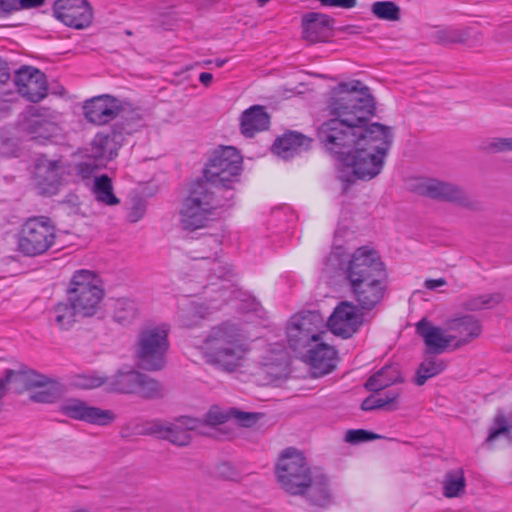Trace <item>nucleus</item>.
<instances>
[{"label": "nucleus", "instance_id": "1", "mask_svg": "<svg viewBox=\"0 0 512 512\" xmlns=\"http://www.w3.org/2000/svg\"><path fill=\"white\" fill-rule=\"evenodd\" d=\"M317 138L331 157L351 168L354 180H371L379 175L393 142L389 126L378 122L362 125L339 116L323 122Z\"/></svg>", "mask_w": 512, "mask_h": 512}, {"label": "nucleus", "instance_id": "2", "mask_svg": "<svg viewBox=\"0 0 512 512\" xmlns=\"http://www.w3.org/2000/svg\"><path fill=\"white\" fill-rule=\"evenodd\" d=\"M340 269L353 299L362 311H371L383 301L389 277L376 250L366 246L357 248Z\"/></svg>", "mask_w": 512, "mask_h": 512}, {"label": "nucleus", "instance_id": "3", "mask_svg": "<svg viewBox=\"0 0 512 512\" xmlns=\"http://www.w3.org/2000/svg\"><path fill=\"white\" fill-rule=\"evenodd\" d=\"M202 349L207 363L234 372L250 351V344L242 327L226 320L209 329Z\"/></svg>", "mask_w": 512, "mask_h": 512}, {"label": "nucleus", "instance_id": "4", "mask_svg": "<svg viewBox=\"0 0 512 512\" xmlns=\"http://www.w3.org/2000/svg\"><path fill=\"white\" fill-rule=\"evenodd\" d=\"M230 202L215 186L196 179L191 182L181 200L178 212L180 227L187 232L206 228L215 218L216 211L226 205L230 206Z\"/></svg>", "mask_w": 512, "mask_h": 512}, {"label": "nucleus", "instance_id": "5", "mask_svg": "<svg viewBox=\"0 0 512 512\" xmlns=\"http://www.w3.org/2000/svg\"><path fill=\"white\" fill-rule=\"evenodd\" d=\"M328 108L334 116L362 125H370L369 117L376 112V103L369 87L360 80L341 82L331 90Z\"/></svg>", "mask_w": 512, "mask_h": 512}, {"label": "nucleus", "instance_id": "6", "mask_svg": "<svg viewBox=\"0 0 512 512\" xmlns=\"http://www.w3.org/2000/svg\"><path fill=\"white\" fill-rule=\"evenodd\" d=\"M242 156L232 146H223L215 150L203 170V177L197 180L215 186L225 199L235 197V183L240 181Z\"/></svg>", "mask_w": 512, "mask_h": 512}, {"label": "nucleus", "instance_id": "7", "mask_svg": "<svg viewBox=\"0 0 512 512\" xmlns=\"http://www.w3.org/2000/svg\"><path fill=\"white\" fill-rule=\"evenodd\" d=\"M169 325H148L143 327L135 342V360L138 368L156 372L166 366V356L170 347Z\"/></svg>", "mask_w": 512, "mask_h": 512}, {"label": "nucleus", "instance_id": "8", "mask_svg": "<svg viewBox=\"0 0 512 512\" xmlns=\"http://www.w3.org/2000/svg\"><path fill=\"white\" fill-rule=\"evenodd\" d=\"M286 334L289 348L299 357L326 334V325L320 312L301 311L289 319Z\"/></svg>", "mask_w": 512, "mask_h": 512}, {"label": "nucleus", "instance_id": "9", "mask_svg": "<svg viewBox=\"0 0 512 512\" xmlns=\"http://www.w3.org/2000/svg\"><path fill=\"white\" fill-rule=\"evenodd\" d=\"M99 283L93 271L81 269L74 272L67 289V300L76 306L82 317H91L99 310L105 294Z\"/></svg>", "mask_w": 512, "mask_h": 512}, {"label": "nucleus", "instance_id": "10", "mask_svg": "<svg viewBox=\"0 0 512 512\" xmlns=\"http://www.w3.org/2000/svg\"><path fill=\"white\" fill-rule=\"evenodd\" d=\"M312 473L307 458L295 447L284 449L275 466V474L281 488L293 496L302 491Z\"/></svg>", "mask_w": 512, "mask_h": 512}, {"label": "nucleus", "instance_id": "11", "mask_svg": "<svg viewBox=\"0 0 512 512\" xmlns=\"http://www.w3.org/2000/svg\"><path fill=\"white\" fill-rule=\"evenodd\" d=\"M56 227L47 216L28 218L18 236V250L25 256H38L48 251L55 243Z\"/></svg>", "mask_w": 512, "mask_h": 512}, {"label": "nucleus", "instance_id": "12", "mask_svg": "<svg viewBox=\"0 0 512 512\" xmlns=\"http://www.w3.org/2000/svg\"><path fill=\"white\" fill-rule=\"evenodd\" d=\"M359 309L357 303L341 301L325 323L326 327L336 336L352 337L363 324V313Z\"/></svg>", "mask_w": 512, "mask_h": 512}, {"label": "nucleus", "instance_id": "13", "mask_svg": "<svg viewBox=\"0 0 512 512\" xmlns=\"http://www.w3.org/2000/svg\"><path fill=\"white\" fill-rule=\"evenodd\" d=\"M59 411L70 419L97 426H108L116 419V414L112 410L91 406L78 398L67 399Z\"/></svg>", "mask_w": 512, "mask_h": 512}, {"label": "nucleus", "instance_id": "14", "mask_svg": "<svg viewBox=\"0 0 512 512\" xmlns=\"http://www.w3.org/2000/svg\"><path fill=\"white\" fill-rule=\"evenodd\" d=\"M53 15L68 27L84 29L92 23L93 9L87 0H56Z\"/></svg>", "mask_w": 512, "mask_h": 512}, {"label": "nucleus", "instance_id": "15", "mask_svg": "<svg viewBox=\"0 0 512 512\" xmlns=\"http://www.w3.org/2000/svg\"><path fill=\"white\" fill-rule=\"evenodd\" d=\"M61 161L51 160L46 155H41L35 163V188L38 194L50 197L56 195L63 184Z\"/></svg>", "mask_w": 512, "mask_h": 512}, {"label": "nucleus", "instance_id": "16", "mask_svg": "<svg viewBox=\"0 0 512 512\" xmlns=\"http://www.w3.org/2000/svg\"><path fill=\"white\" fill-rule=\"evenodd\" d=\"M14 83L21 96L37 103L48 94L46 75L32 66H22L15 72Z\"/></svg>", "mask_w": 512, "mask_h": 512}, {"label": "nucleus", "instance_id": "17", "mask_svg": "<svg viewBox=\"0 0 512 512\" xmlns=\"http://www.w3.org/2000/svg\"><path fill=\"white\" fill-rule=\"evenodd\" d=\"M209 248V253L202 254L196 259L199 260L198 268L207 270L208 280H231L234 277L232 266L221 260L222 241L217 237H209L203 243Z\"/></svg>", "mask_w": 512, "mask_h": 512}, {"label": "nucleus", "instance_id": "18", "mask_svg": "<svg viewBox=\"0 0 512 512\" xmlns=\"http://www.w3.org/2000/svg\"><path fill=\"white\" fill-rule=\"evenodd\" d=\"M122 110L121 101L108 94L93 97L85 101V118L93 124L104 125L114 120Z\"/></svg>", "mask_w": 512, "mask_h": 512}, {"label": "nucleus", "instance_id": "19", "mask_svg": "<svg viewBox=\"0 0 512 512\" xmlns=\"http://www.w3.org/2000/svg\"><path fill=\"white\" fill-rule=\"evenodd\" d=\"M46 381V375L29 368L25 364H18L15 369H5L4 375L0 377L1 390L4 393L7 385H10L15 393L21 394L32 388L43 386Z\"/></svg>", "mask_w": 512, "mask_h": 512}, {"label": "nucleus", "instance_id": "20", "mask_svg": "<svg viewBox=\"0 0 512 512\" xmlns=\"http://www.w3.org/2000/svg\"><path fill=\"white\" fill-rule=\"evenodd\" d=\"M298 358L311 367L315 376L320 377L336 368L337 350L325 343L322 337Z\"/></svg>", "mask_w": 512, "mask_h": 512}, {"label": "nucleus", "instance_id": "21", "mask_svg": "<svg viewBox=\"0 0 512 512\" xmlns=\"http://www.w3.org/2000/svg\"><path fill=\"white\" fill-rule=\"evenodd\" d=\"M27 113L29 118L25 122V131L32 140L45 143L56 135L58 127L48 108L30 106Z\"/></svg>", "mask_w": 512, "mask_h": 512}, {"label": "nucleus", "instance_id": "22", "mask_svg": "<svg viewBox=\"0 0 512 512\" xmlns=\"http://www.w3.org/2000/svg\"><path fill=\"white\" fill-rule=\"evenodd\" d=\"M124 142V136L116 132L112 127L108 132H98L87 150V157L100 162L104 166L108 161L118 156V151Z\"/></svg>", "mask_w": 512, "mask_h": 512}, {"label": "nucleus", "instance_id": "23", "mask_svg": "<svg viewBox=\"0 0 512 512\" xmlns=\"http://www.w3.org/2000/svg\"><path fill=\"white\" fill-rule=\"evenodd\" d=\"M335 19L327 14L309 12L302 17L303 38L310 43L327 42L333 37Z\"/></svg>", "mask_w": 512, "mask_h": 512}, {"label": "nucleus", "instance_id": "24", "mask_svg": "<svg viewBox=\"0 0 512 512\" xmlns=\"http://www.w3.org/2000/svg\"><path fill=\"white\" fill-rule=\"evenodd\" d=\"M447 330L452 332V341L456 340L454 348H460L478 338L482 332L479 319L473 315H463L447 321Z\"/></svg>", "mask_w": 512, "mask_h": 512}, {"label": "nucleus", "instance_id": "25", "mask_svg": "<svg viewBox=\"0 0 512 512\" xmlns=\"http://www.w3.org/2000/svg\"><path fill=\"white\" fill-rule=\"evenodd\" d=\"M297 496H303L310 505L325 508L332 502V490L328 477L323 473L313 472L310 480Z\"/></svg>", "mask_w": 512, "mask_h": 512}, {"label": "nucleus", "instance_id": "26", "mask_svg": "<svg viewBox=\"0 0 512 512\" xmlns=\"http://www.w3.org/2000/svg\"><path fill=\"white\" fill-rule=\"evenodd\" d=\"M313 139L297 131H287L276 138L272 145V152L284 159L292 158L310 149Z\"/></svg>", "mask_w": 512, "mask_h": 512}, {"label": "nucleus", "instance_id": "27", "mask_svg": "<svg viewBox=\"0 0 512 512\" xmlns=\"http://www.w3.org/2000/svg\"><path fill=\"white\" fill-rule=\"evenodd\" d=\"M416 332L425 343L426 354H441L452 342L451 335L445 336L442 328L433 326L426 318H422L416 324Z\"/></svg>", "mask_w": 512, "mask_h": 512}, {"label": "nucleus", "instance_id": "28", "mask_svg": "<svg viewBox=\"0 0 512 512\" xmlns=\"http://www.w3.org/2000/svg\"><path fill=\"white\" fill-rule=\"evenodd\" d=\"M422 192L435 200L457 203L464 207H468L470 204L463 190L451 183L430 180L422 186Z\"/></svg>", "mask_w": 512, "mask_h": 512}, {"label": "nucleus", "instance_id": "29", "mask_svg": "<svg viewBox=\"0 0 512 512\" xmlns=\"http://www.w3.org/2000/svg\"><path fill=\"white\" fill-rule=\"evenodd\" d=\"M203 423L197 419L188 416H181L176 419L175 423H170L165 440L170 441L177 446H186L191 441L190 431H198L202 435H207L202 431Z\"/></svg>", "mask_w": 512, "mask_h": 512}, {"label": "nucleus", "instance_id": "30", "mask_svg": "<svg viewBox=\"0 0 512 512\" xmlns=\"http://www.w3.org/2000/svg\"><path fill=\"white\" fill-rule=\"evenodd\" d=\"M269 124L270 116L265 108L255 105L242 113L240 129L244 136L253 137L256 133L267 130Z\"/></svg>", "mask_w": 512, "mask_h": 512}, {"label": "nucleus", "instance_id": "31", "mask_svg": "<svg viewBox=\"0 0 512 512\" xmlns=\"http://www.w3.org/2000/svg\"><path fill=\"white\" fill-rule=\"evenodd\" d=\"M404 379L395 365H385L371 375L364 384L367 391L379 392L395 383H402Z\"/></svg>", "mask_w": 512, "mask_h": 512}, {"label": "nucleus", "instance_id": "32", "mask_svg": "<svg viewBox=\"0 0 512 512\" xmlns=\"http://www.w3.org/2000/svg\"><path fill=\"white\" fill-rule=\"evenodd\" d=\"M140 372L130 369H120L113 376L107 378L108 391L119 394H134Z\"/></svg>", "mask_w": 512, "mask_h": 512}, {"label": "nucleus", "instance_id": "33", "mask_svg": "<svg viewBox=\"0 0 512 512\" xmlns=\"http://www.w3.org/2000/svg\"><path fill=\"white\" fill-rule=\"evenodd\" d=\"M472 29L467 28L464 30L453 29V28H444L437 30L434 33L435 41L438 44L447 45V44H465V45H473L474 42L479 40L480 33H476L475 35H471Z\"/></svg>", "mask_w": 512, "mask_h": 512}, {"label": "nucleus", "instance_id": "34", "mask_svg": "<svg viewBox=\"0 0 512 512\" xmlns=\"http://www.w3.org/2000/svg\"><path fill=\"white\" fill-rule=\"evenodd\" d=\"M54 323L60 330H69L77 322V316L80 315L76 306L70 301L58 302L51 310Z\"/></svg>", "mask_w": 512, "mask_h": 512}, {"label": "nucleus", "instance_id": "35", "mask_svg": "<svg viewBox=\"0 0 512 512\" xmlns=\"http://www.w3.org/2000/svg\"><path fill=\"white\" fill-rule=\"evenodd\" d=\"M137 389L134 394L146 400L161 399L165 395V388L161 382L152 378L151 376L140 372L139 380L137 381Z\"/></svg>", "mask_w": 512, "mask_h": 512}, {"label": "nucleus", "instance_id": "36", "mask_svg": "<svg viewBox=\"0 0 512 512\" xmlns=\"http://www.w3.org/2000/svg\"><path fill=\"white\" fill-rule=\"evenodd\" d=\"M46 383L41 386L42 390L36 391L30 395V399L36 403H54L62 397L64 393L63 385L58 379L46 376Z\"/></svg>", "mask_w": 512, "mask_h": 512}, {"label": "nucleus", "instance_id": "37", "mask_svg": "<svg viewBox=\"0 0 512 512\" xmlns=\"http://www.w3.org/2000/svg\"><path fill=\"white\" fill-rule=\"evenodd\" d=\"M46 383L41 386L42 390L36 391L30 395V399L36 403H54L62 397L64 393L63 385L58 379L46 376Z\"/></svg>", "mask_w": 512, "mask_h": 512}, {"label": "nucleus", "instance_id": "38", "mask_svg": "<svg viewBox=\"0 0 512 512\" xmlns=\"http://www.w3.org/2000/svg\"><path fill=\"white\" fill-rule=\"evenodd\" d=\"M119 116L121 119L114 123L112 128L124 137L133 134L143 125V119L136 110L126 109L122 106Z\"/></svg>", "mask_w": 512, "mask_h": 512}, {"label": "nucleus", "instance_id": "39", "mask_svg": "<svg viewBox=\"0 0 512 512\" xmlns=\"http://www.w3.org/2000/svg\"><path fill=\"white\" fill-rule=\"evenodd\" d=\"M511 431L512 412L510 413L509 418H507L503 412H498L493 418L492 425L488 429V435L483 445L491 447L498 437H500L501 435L509 437Z\"/></svg>", "mask_w": 512, "mask_h": 512}, {"label": "nucleus", "instance_id": "40", "mask_svg": "<svg viewBox=\"0 0 512 512\" xmlns=\"http://www.w3.org/2000/svg\"><path fill=\"white\" fill-rule=\"evenodd\" d=\"M446 367L447 364L443 360L426 358L418 366L414 377V383L417 386H423L428 379L437 376L442 371H444Z\"/></svg>", "mask_w": 512, "mask_h": 512}, {"label": "nucleus", "instance_id": "41", "mask_svg": "<svg viewBox=\"0 0 512 512\" xmlns=\"http://www.w3.org/2000/svg\"><path fill=\"white\" fill-rule=\"evenodd\" d=\"M466 479L462 469L449 471L443 481V495L447 498L459 497L465 492Z\"/></svg>", "mask_w": 512, "mask_h": 512}, {"label": "nucleus", "instance_id": "42", "mask_svg": "<svg viewBox=\"0 0 512 512\" xmlns=\"http://www.w3.org/2000/svg\"><path fill=\"white\" fill-rule=\"evenodd\" d=\"M93 193L96 200L106 205L113 206L120 202L119 199L114 195L112 181L106 174L95 178Z\"/></svg>", "mask_w": 512, "mask_h": 512}, {"label": "nucleus", "instance_id": "43", "mask_svg": "<svg viewBox=\"0 0 512 512\" xmlns=\"http://www.w3.org/2000/svg\"><path fill=\"white\" fill-rule=\"evenodd\" d=\"M504 297L501 293L483 294L471 297L462 303V308L467 311H479L490 309L500 304Z\"/></svg>", "mask_w": 512, "mask_h": 512}, {"label": "nucleus", "instance_id": "44", "mask_svg": "<svg viewBox=\"0 0 512 512\" xmlns=\"http://www.w3.org/2000/svg\"><path fill=\"white\" fill-rule=\"evenodd\" d=\"M138 314L136 304L129 299H118L114 305L113 319L121 324L128 325L132 323Z\"/></svg>", "mask_w": 512, "mask_h": 512}, {"label": "nucleus", "instance_id": "45", "mask_svg": "<svg viewBox=\"0 0 512 512\" xmlns=\"http://www.w3.org/2000/svg\"><path fill=\"white\" fill-rule=\"evenodd\" d=\"M375 17L386 21H398L401 18V9L393 1H377L371 6Z\"/></svg>", "mask_w": 512, "mask_h": 512}, {"label": "nucleus", "instance_id": "46", "mask_svg": "<svg viewBox=\"0 0 512 512\" xmlns=\"http://www.w3.org/2000/svg\"><path fill=\"white\" fill-rule=\"evenodd\" d=\"M231 417L230 411L223 412L217 406H213L204 415L203 419H199L202 423V431L206 426H216L226 423Z\"/></svg>", "mask_w": 512, "mask_h": 512}, {"label": "nucleus", "instance_id": "47", "mask_svg": "<svg viewBox=\"0 0 512 512\" xmlns=\"http://www.w3.org/2000/svg\"><path fill=\"white\" fill-rule=\"evenodd\" d=\"M102 167L105 166L94 159L88 158L87 161L77 163L74 170L76 175L81 177V179L88 180Z\"/></svg>", "mask_w": 512, "mask_h": 512}, {"label": "nucleus", "instance_id": "48", "mask_svg": "<svg viewBox=\"0 0 512 512\" xmlns=\"http://www.w3.org/2000/svg\"><path fill=\"white\" fill-rule=\"evenodd\" d=\"M381 436L365 429H350L345 434V441L350 444H358L380 439Z\"/></svg>", "mask_w": 512, "mask_h": 512}, {"label": "nucleus", "instance_id": "49", "mask_svg": "<svg viewBox=\"0 0 512 512\" xmlns=\"http://www.w3.org/2000/svg\"><path fill=\"white\" fill-rule=\"evenodd\" d=\"M107 383V377L97 374H79L76 376V385L82 389H94Z\"/></svg>", "mask_w": 512, "mask_h": 512}, {"label": "nucleus", "instance_id": "50", "mask_svg": "<svg viewBox=\"0 0 512 512\" xmlns=\"http://www.w3.org/2000/svg\"><path fill=\"white\" fill-rule=\"evenodd\" d=\"M203 317V315L199 314L198 307L196 305H191L188 308L182 310L180 315V323L182 327L192 328L197 326Z\"/></svg>", "mask_w": 512, "mask_h": 512}, {"label": "nucleus", "instance_id": "51", "mask_svg": "<svg viewBox=\"0 0 512 512\" xmlns=\"http://www.w3.org/2000/svg\"><path fill=\"white\" fill-rule=\"evenodd\" d=\"M230 414L231 417H234L238 421V423L244 427H251L259 419L257 413L243 412L237 410L236 408H231Z\"/></svg>", "mask_w": 512, "mask_h": 512}, {"label": "nucleus", "instance_id": "52", "mask_svg": "<svg viewBox=\"0 0 512 512\" xmlns=\"http://www.w3.org/2000/svg\"><path fill=\"white\" fill-rule=\"evenodd\" d=\"M169 424L162 422L161 420H154L147 424L144 430V434L147 435H157L161 439H164L165 434L167 433Z\"/></svg>", "mask_w": 512, "mask_h": 512}, {"label": "nucleus", "instance_id": "53", "mask_svg": "<svg viewBox=\"0 0 512 512\" xmlns=\"http://www.w3.org/2000/svg\"><path fill=\"white\" fill-rule=\"evenodd\" d=\"M488 149L494 152L512 151V138H495L489 143Z\"/></svg>", "mask_w": 512, "mask_h": 512}, {"label": "nucleus", "instance_id": "54", "mask_svg": "<svg viewBox=\"0 0 512 512\" xmlns=\"http://www.w3.org/2000/svg\"><path fill=\"white\" fill-rule=\"evenodd\" d=\"M321 5L351 9L357 5V0H319Z\"/></svg>", "mask_w": 512, "mask_h": 512}, {"label": "nucleus", "instance_id": "55", "mask_svg": "<svg viewBox=\"0 0 512 512\" xmlns=\"http://www.w3.org/2000/svg\"><path fill=\"white\" fill-rule=\"evenodd\" d=\"M18 11L17 0H0V17L7 16Z\"/></svg>", "mask_w": 512, "mask_h": 512}, {"label": "nucleus", "instance_id": "56", "mask_svg": "<svg viewBox=\"0 0 512 512\" xmlns=\"http://www.w3.org/2000/svg\"><path fill=\"white\" fill-rule=\"evenodd\" d=\"M45 0H17L18 10L41 6Z\"/></svg>", "mask_w": 512, "mask_h": 512}, {"label": "nucleus", "instance_id": "57", "mask_svg": "<svg viewBox=\"0 0 512 512\" xmlns=\"http://www.w3.org/2000/svg\"><path fill=\"white\" fill-rule=\"evenodd\" d=\"M11 79L10 68L7 62H0V84H5Z\"/></svg>", "mask_w": 512, "mask_h": 512}, {"label": "nucleus", "instance_id": "58", "mask_svg": "<svg viewBox=\"0 0 512 512\" xmlns=\"http://www.w3.org/2000/svg\"><path fill=\"white\" fill-rule=\"evenodd\" d=\"M446 285V280L444 278L438 279H427L425 281V287L429 290H434L437 287Z\"/></svg>", "mask_w": 512, "mask_h": 512}, {"label": "nucleus", "instance_id": "59", "mask_svg": "<svg viewBox=\"0 0 512 512\" xmlns=\"http://www.w3.org/2000/svg\"><path fill=\"white\" fill-rule=\"evenodd\" d=\"M361 409L363 411H372V410H375V406H374V396L370 395L368 397H366L362 403H361Z\"/></svg>", "mask_w": 512, "mask_h": 512}, {"label": "nucleus", "instance_id": "60", "mask_svg": "<svg viewBox=\"0 0 512 512\" xmlns=\"http://www.w3.org/2000/svg\"><path fill=\"white\" fill-rule=\"evenodd\" d=\"M10 113V106L6 100L0 99V121Z\"/></svg>", "mask_w": 512, "mask_h": 512}, {"label": "nucleus", "instance_id": "61", "mask_svg": "<svg viewBox=\"0 0 512 512\" xmlns=\"http://www.w3.org/2000/svg\"><path fill=\"white\" fill-rule=\"evenodd\" d=\"M212 80H213V75L208 72H202L199 76L200 83L206 87H208L212 83Z\"/></svg>", "mask_w": 512, "mask_h": 512}, {"label": "nucleus", "instance_id": "62", "mask_svg": "<svg viewBox=\"0 0 512 512\" xmlns=\"http://www.w3.org/2000/svg\"><path fill=\"white\" fill-rule=\"evenodd\" d=\"M399 397V392L398 391H388L386 394H385V397L384 400L387 401V405L391 404V403H394L397 398Z\"/></svg>", "mask_w": 512, "mask_h": 512}, {"label": "nucleus", "instance_id": "63", "mask_svg": "<svg viewBox=\"0 0 512 512\" xmlns=\"http://www.w3.org/2000/svg\"><path fill=\"white\" fill-rule=\"evenodd\" d=\"M374 406H375V410L384 408L387 406V401H385L384 398H382V397H379V398L374 397Z\"/></svg>", "mask_w": 512, "mask_h": 512}, {"label": "nucleus", "instance_id": "64", "mask_svg": "<svg viewBox=\"0 0 512 512\" xmlns=\"http://www.w3.org/2000/svg\"><path fill=\"white\" fill-rule=\"evenodd\" d=\"M341 256H342V253H340V252H331L330 256H329V260H333V259L339 260Z\"/></svg>", "mask_w": 512, "mask_h": 512}]
</instances>
